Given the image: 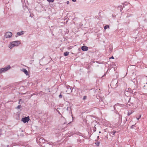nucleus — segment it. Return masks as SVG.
Instances as JSON below:
<instances>
[{"label": "nucleus", "mask_w": 147, "mask_h": 147, "mask_svg": "<svg viewBox=\"0 0 147 147\" xmlns=\"http://www.w3.org/2000/svg\"><path fill=\"white\" fill-rule=\"evenodd\" d=\"M66 3H67V4H69V1H67V2H66Z\"/></svg>", "instance_id": "25"}, {"label": "nucleus", "mask_w": 147, "mask_h": 147, "mask_svg": "<svg viewBox=\"0 0 147 147\" xmlns=\"http://www.w3.org/2000/svg\"><path fill=\"white\" fill-rule=\"evenodd\" d=\"M62 95H61V94H60L59 96V97L60 98H62Z\"/></svg>", "instance_id": "21"}, {"label": "nucleus", "mask_w": 147, "mask_h": 147, "mask_svg": "<svg viewBox=\"0 0 147 147\" xmlns=\"http://www.w3.org/2000/svg\"><path fill=\"white\" fill-rule=\"evenodd\" d=\"M117 83L118 81L116 80H115L112 81L111 84V85L112 87L116 88L118 86Z\"/></svg>", "instance_id": "3"}, {"label": "nucleus", "mask_w": 147, "mask_h": 147, "mask_svg": "<svg viewBox=\"0 0 147 147\" xmlns=\"http://www.w3.org/2000/svg\"><path fill=\"white\" fill-rule=\"evenodd\" d=\"M21 99H20V100H19V102H20V101H21Z\"/></svg>", "instance_id": "29"}, {"label": "nucleus", "mask_w": 147, "mask_h": 147, "mask_svg": "<svg viewBox=\"0 0 147 147\" xmlns=\"http://www.w3.org/2000/svg\"><path fill=\"white\" fill-rule=\"evenodd\" d=\"M22 71L24 72L26 76H27L28 75V71L26 69L24 68L22 69Z\"/></svg>", "instance_id": "9"}, {"label": "nucleus", "mask_w": 147, "mask_h": 147, "mask_svg": "<svg viewBox=\"0 0 147 147\" xmlns=\"http://www.w3.org/2000/svg\"><path fill=\"white\" fill-rule=\"evenodd\" d=\"M141 117V115H140V116H139V118H140Z\"/></svg>", "instance_id": "28"}, {"label": "nucleus", "mask_w": 147, "mask_h": 147, "mask_svg": "<svg viewBox=\"0 0 147 147\" xmlns=\"http://www.w3.org/2000/svg\"><path fill=\"white\" fill-rule=\"evenodd\" d=\"M20 102H19V103L20 104Z\"/></svg>", "instance_id": "35"}, {"label": "nucleus", "mask_w": 147, "mask_h": 147, "mask_svg": "<svg viewBox=\"0 0 147 147\" xmlns=\"http://www.w3.org/2000/svg\"><path fill=\"white\" fill-rule=\"evenodd\" d=\"M113 49V47H111V48H110L109 49L110 50V51H111V52H112V49Z\"/></svg>", "instance_id": "20"}, {"label": "nucleus", "mask_w": 147, "mask_h": 147, "mask_svg": "<svg viewBox=\"0 0 147 147\" xmlns=\"http://www.w3.org/2000/svg\"><path fill=\"white\" fill-rule=\"evenodd\" d=\"M139 119H140V118H137V120H139Z\"/></svg>", "instance_id": "30"}, {"label": "nucleus", "mask_w": 147, "mask_h": 147, "mask_svg": "<svg viewBox=\"0 0 147 147\" xmlns=\"http://www.w3.org/2000/svg\"><path fill=\"white\" fill-rule=\"evenodd\" d=\"M12 33L10 32H7L4 35L5 38H10L12 37Z\"/></svg>", "instance_id": "5"}, {"label": "nucleus", "mask_w": 147, "mask_h": 147, "mask_svg": "<svg viewBox=\"0 0 147 147\" xmlns=\"http://www.w3.org/2000/svg\"><path fill=\"white\" fill-rule=\"evenodd\" d=\"M81 49L83 51H86L88 50V48L86 46H83L82 47Z\"/></svg>", "instance_id": "7"}, {"label": "nucleus", "mask_w": 147, "mask_h": 147, "mask_svg": "<svg viewBox=\"0 0 147 147\" xmlns=\"http://www.w3.org/2000/svg\"><path fill=\"white\" fill-rule=\"evenodd\" d=\"M133 112H132L131 111L130 112L129 111L127 114V115L128 116L130 115Z\"/></svg>", "instance_id": "14"}, {"label": "nucleus", "mask_w": 147, "mask_h": 147, "mask_svg": "<svg viewBox=\"0 0 147 147\" xmlns=\"http://www.w3.org/2000/svg\"><path fill=\"white\" fill-rule=\"evenodd\" d=\"M44 94V93L42 92H40L39 93V94H40H40L41 95H43Z\"/></svg>", "instance_id": "18"}, {"label": "nucleus", "mask_w": 147, "mask_h": 147, "mask_svg": "<svg viewBox=\"0 0 147 147\" xmlns=\"http://www.w3.org/2000/svg\"><path fill=\"white\" fill-rule=\"evenodd\" d=\"M116 131H114L113 132V135H115V133H116Z\"/></svg>", "instance_id": "23"}, {"label": "nucleus", "mask_w": 147, "mask_h": 147, "mask_svg": "<svg viewBox=\"0 0 147 147\" xmlns=\"http://www.w3.org/2000/svg\"><path fill=\"white\" fill-rule=\"evenodd\" d=\"M47 1L50 2H53L54 1V0H47Z\"/></svg>", "instance_id": "17"}, {"label": "nucleus", "mask_w": 147, "mask_h": 147, "mask_svg": "<svg viewBox=\"0 0 147 147\" xmlns=\"http://www.w3.org/2000/svg\"><path fill=\"white\" fill-rule=\"evenodd\" d=\"M69 52H66L64 53V55L65 56H67L69 55Z\"/></svg>", "instance_id": "11"}, {"label": "nucleus", "mask_w": 147, "mask_h": 147, "mask_svg": "<svg viewBox=\"0 0 147 147\" xmlns=\"http://www.w3.org/2000/svg\"><path fill=\"white\" fill-rule=\"evenodd\" d=\"M115 106H116V105H115V106H114V109H115Z\"/></svg>", "instance_id": "31"}, {"label": "nucleus", "mask_w": 147, "mask_h": 147, "mask_svg": "<svg viewBox=\"0 0 147 147\" xmlns=\"http://www.w3.org/2000/svg\"><path fill=\"white\" fill-rule=\"evenodd\" d=\"M97 137H98V138H99V136H98Z\"/></svg>", "instance_id": "34"}, {"label": "nucleus", "mask_w": 147, "mask_h": 147, "mask_svg": "<svg viewBox=\"0 0 147 147\" xmlns=\"http://www.w3.org/2000/svg\"><path fill=\"white\" fill-rule=\"evenodd\" d=\"M29 120V118H28V117H25L24 118H23L22 119V121L24 123H26L27 122H28Z\"/></svg>", "instance_id": "6"}, {"label": "nucleus", "mask_w": 147, "mask_h": 147, "mask_svg": "<svg viewBox=\"0 0 147 147\" xmlns=\"http://www.w3.org/2000/svg\"><path fill=\"white\" fill-rule=\"evenodd\" d=\"M23 31H22L20 32H18L17 33V36H16V37H17L18 36H20L21 35H22L23 34Z\"/></svg>", "instance_id": "10"}, {"label": "nucleus", "mask_w": 147, "mask_h": 147, "mask_svg": "<svg viewBox=\"0 0 147 147\" xmlns=\"http://www.w3.org/2000/svg\"><path fill=\"white\" fill-rule=\"evenodd\" d=\"M21 105H18L17 107V108L18 109H20L21 108Z\"/></svg>", "instance_id": "16"}, {"label": "nucleus", "mask_w": 147, "mask_h": 147, "mask_svg": "<svg viewBox=\"0 0 147 147\" xmlns=\"http://www.w3.org/2000/svg\"><path fill=\"white\" fill-rule=\"evenodd\" d=\"M135 125H132L131 126V129H132L133 128V127H134V126Z\"/></svg>", "instance_id": "22"}, {"label": "nucleus", "mask_w": 147, "mask_h": 147, "mask_svg": "<svg viewBox=\"0 0 147 147\" xmlns=\"http://www.w3.org/2000/svg\"><path fill=\"white\" fill-rule=\"evenodd\" d=\"M68 107L67 108V110L68 109Z\"/></svg>", "instance_id": "32"}, {"label": "nucleus", "mask_w": 147, "mask_h": 147, "mask_svg": "<svg viewBox=\"0 0 147 147\" xmlns=\"http://www.w3.org/2000/svg\"><path fill=\"white\" fill-rule=\"evenodd\" d=\"M76 0H72V1L74 2H75Z\"/></svg>", "instance_id": "27"}, {"label": "nucleus", "mask_w": 147, "mask_h": 147, "mask_svg": "<svg viewBox=\"0 0 147 147\" xmlns=\"http://www.w3.org/2000/svg\"><path fill=\"white\" fill-rule=\"evenodd\" d=\"M39 141L40 143H45V140L43 138H40L39 140Z\"/></svg>", "instance_id": "8"}, {"label": "nucleus", "mask_w": 147, "mask_h": 147, "mask_svg": "<svg viewBox=\"0 0 147 147\" xmlns=\"http://www.w3.org/2000/svg\"><path fill=\"white\" fill-rule=\"evenodd\" d=\"M66 88V92L67 94H69L70 93L72 92V87L69 85H67L65 86Z\"/></svg>", "instance_id": "4"}, {"label": "nucleus", "mask_w": 147, "mask_h": 147, "mask_svg": "<svg viewBox=\"0 0 147 147\" xmlns=\"http://www.w3.org/2000/svg\"><path fill=\"white\" fill-rule=\"evenodd\" d=\"M130 98H129V100H130Z\"/></svg>", "instance_id": "33"}, {"label": "nucleus", "mask_w": 147, "mask_h": 147, "mask_svg": "<svg viewBox=\"0 0 147 147\" xmlns=\"http://www.w3.org/2000/svg\"><path fill=\"white\" fill-rule=\"evenodd\" d=\"M95 144H96V145L98 146H99L100 144V142H95Z\"/></svg>", "instance_id": "15"}, {"label": "nucleus", "mask_w": 147, "mask_h": 147, "mask_svg": "<svg viewBox=\"0 0 147 147\" xmlns=\"http://www.w3.org/2000/svg\"><path fill=\"white\" fill-rule=\"evenodd\" d=\"M114 59V58L113 56H112V57H110V59Z\"/></svg>", "instance_id": "26"}, {"label": "nucleus", "mask_w": 147, "mask_h": 147, "mask_svg": "<svg viewBox=\"0 0 147 147\" xmlns=\"http://www.w3.org/2000/svg\"><path fill=\"white\" fill-rule=\"evenodd\" d=\"M118 7L120 8V10L121 11H122L123 8L122 7V6L121 5L119 6Z\"/></svg>", "instance_id": "13"}, {"label": "nucleus", "mask_w": 147, "mask_h": 147, "mask_svg": "<svg viewBox=\"0 0 147 147\" xmlns=\"http://www.w3.org/2000/svg\"><path fill=\"white\" fill-rule=\"evenodd\" d=\"M11 67L9 65H8L7 66L5 67L0 69V74L3 73L5 72L8 70L10 69Z\"/></svg>", "instance_id": "2"}, {"label": "nucleus", "mask_w": 147, "mask_h": 147, "mask_svg": "<svg viewBox=\"0 0 147 147\" xmlns=\"http://www.w3.org/2000/svg\"><path fill=\"white\" fill-rule=\"evenodd\" d=\"M146 87V85H144V86H143V88L144 89H145L146 88H145V87Z\"/></svg>", "instance_id": "24"}, {"label": "nucleus", "mask_w": 147, "mask_h": 147, "mask_svg": "<svg viewBox=\"0 0 147 147\" xmlns=\"http://www.w3.org/2000/svg\"><path fill=\"white\" fill-rule=\"evenodd\" d=\"M108 28H109V26L108 25H106L105 26V27H104V29L105 30H106V29H107Z\"/></svg>", "instance_id": "12"}, {"label": "nucleus", "mask_w": 147, "mask_h": 147, "mask_svg": "<svg viewBox=\"0 0 147 147\" xmlns=\"http://www.w3.org/2000/svg\"><path fill=\"white\" fill-rule=\"evenodd\" d=\"M20 43V41H12L10 42L8 47L9 48L11 49L15 46H17L19 45Z\"/></svg>", "instance_id": "1"}, {"label": "nucleus", "mask_w": 147, "mask_h": 147, "mask_svg": "<svg viewBox=\"0 0 147 147\" xmlns=\"http://www.w3.org/2000/svg\"><path fill=\"white\" fill-rule=\"evenodd\" d=\"M87 98V97L86 96H84L83 97V100H84L86 99Z\"/></svg>", "instance_id": "19"}]
</instances>
